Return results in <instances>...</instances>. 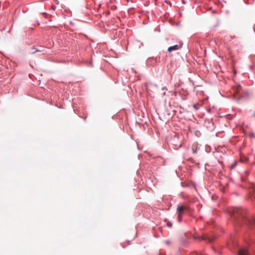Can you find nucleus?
<instances>
[{"label": "nucleus", "mask_w": 255, "mask_h": 255, "mask_svg": "<svg viewBox=\"0 0 255 255\" xmlns=\"http://www.w3.org/2000/svg\"><path fill=\"white\" fill-rule=\"evenodd\" d=\"M250 189L251 190V191L250 192H253V193H250L251 194V197L252 198H254L255 200V185L252 184V186L250 187Z\"/></svg>", "instance_id": "obj_5"}, {"label": "nucleus", "mask_w": 255, "mask_h": 255, "mask_svg": "<svg viewBox=\"0 0 255 255\" xmlns=\"http://www.w3.org/2000/svg\"><path fill=\"white\" fill-rule=\"evenodd\" d=\"M127 2H128L129 0H125Z\"/></svg>", "instance_id": "obj_13"}, {"label": "nucleus", "mask_w": 255, "mask_h": 255, "mask_svg": "<svg viewBox=\"0 0 255 255\" xmlns=\"http://www.w3.org/2000/svg\"><path fill=\"white\" fill-rule=\"evenodd\" d=\"M181 48V46L179 45H175L172 46H170L168 48V51L169 52H172L173 50H177Z\"/></svg>", "instance_id": "obj_4"}, {"label": "nucleus", "mask_w": 255, "mask_h": 255, "mask_svg": "<svg viewBox=\"0 0 255 255\" xmlns=\"http://www.w3.org/2000/svg\"><path fill=\"white\" fill-rule=\"evenodd\" d=\"M201 238L203 239V240H208L209 241V242H212L213 240H214V239L213 238H209V237H206V238H204L203 237H201Z\"/></svg>", "instance_id": "obj_7"}, {"label": "nucleus", "mask_w": 255, "mask_h": 255, "mask_svg": "<svg viewBox=\"0 0 255 255\" xmlns=\"http://www.w3.org/2000/svg\"><path fill=\"white\" fill-rule=\"evenodd\" d=\"M241 89V88L240 85H239L235 86L232 88L233 96H234V98H236L238 100H239L241 97V95L240 94Z\"/></svg>", "instance_id": "obj_2"}, {"label": "nucleus", "mask_w": 255, "mask_h": 255, "mask_svg": "<svg viewBox=\"0 0 255 255\" xmlns=\"http://www.w3.org/2000/svg\"><path fill=\"white\" fill-rule=\"evenodd\" d=\"M238 255H250L249 253L248 248L243 247L240 248L238 251Z\"/></svg>", "instance_id": "obj_3"}, {"label": "nucleus", "mask_w": 255, "mask_h": 255, "mask_svg": "<svg viewBox=\"0 0 255 255\" xmlns=\"http://www.w3.org/2000/svg\"><path fill=\"white\" fill-rule=\"evenodd\" d=\"M250 136H251V137H254V134H253V133L250 134Z\"/></svg>", "instance_id": "obj_12"}, {"label": "nucleus", "mask_w": 255, "mask_h": 255, "mask_svg": "<svg viewBox=\"0 0 255 255\" xmlns=\"http://www.w3.org/2000/svg\"><path fill=\"white\" fill-rule=\"evenodd\" d=\"M195 145L196 146V150H195L194 149V148H192V149H193V153H196V150H197V148H198L197 145V144H195V145H194V146H195Z\"/></svg>", "instance_id": "obj_10"}, {"label": "nucleus", "mask_w": 255, "mask_h": 255, "mask_svg": "<svg viewBox=\"0 0 255 255\" xmlns=\"http://www.w3.org/2000/svg\"><path fill=\"white\" fill-rule=\"evenodd\" d=\"M246 212L240 208H236L232 211V217L235 219L240 224L242 221L247 224L250 228L252 226H255V217L248 219L245 217ZM241 224H242L241 223Z\"/></svg>", "instance_id": "obj_1"}, {"label": "nucleus", "mask_w": 255, "mask_h": 255, "mask_svg": "<svg viewBox=\"0 0 255 255\" xmlns=\"http://www.w3.org/2000/svg\"><path fill=\"white\" fill-rule=\"evenodd\" d=\"M193 107L194 108V109L195 110H198L199 109V104L197 103V104H194L193 105Z\"/></svg>", "instance_id": "obj_8"}, {"label": "nucleus", "mask_w": 255, "mask_h": 255, "mask_svg": "<svg viewBox=\"0 0 255 255\" xmlns=\"http://www.w3.org/2000/svg\"><path fill=\"white\" fill-rule=\"evenodd\" d=\"M185 210V208L182 206H180L177 207V212H178V214H183L184 211Z\"/></svg>", "instance_id": "obj_6"}, {"label": "nucleus", "mask_w": 255, "mask_h": 255, "mask_svg": "<svg viewBox=\"0 0 255 255\" xmlns=\"http://www.w3.org/2000/svg\"><path fill=\"white\" fill-rule=\"evenodd\" d=\"M167 226L169 227H171L172 226V224L171 223H167Z\"/></svg>", "instance_id": "obj_11"}, {"label": "nucleus", "mask_w": 255, "mask_h": 255, "mask_svg": "<svg viewBox=\"0 0 255 255\" xmlns=\"http://www.w3.org/2000/svg\"><path fill=\"white\" fill-rule=\"evenodd\" d=\"M182 215H183V214H178V220H179V221H180H180H181V218H182Z\"/></svg>", "instance_id": "obj_9"}]
</instances>
